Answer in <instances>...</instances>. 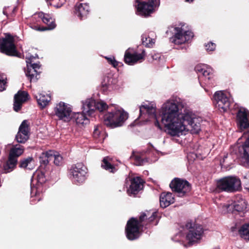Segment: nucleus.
I'll list each match as a JSON object with an SVG mask.
<instances>
[{
	"label": "nucleus",
	"mask_w": 249,
	"mask_h": 249,
	"mask_svg": "<svg viewBox=\"0 0 249 249\" xmlns=\"http://www.w3.org/2000/svg\"><path fill=\"white\" fill-rule=\"evenodd\" d=\"M140 117L144 121L153 120L156 126L160 129L159 118L161 123L172 136L179 137L190 131L192 134H197L200 131L201 118L191 111L184 109V104L178 97H172L167 100L157 114V106L153 102H144L140 106Z\"/></svg>",
	"instance_id": "f257e3e1"
},
{
	"label": "nucleus",
	"mask_w": 249,
	"mask_h": 249,
	"mask_svg": "<svg viewBox=\"0 0 249 249\" xmlns=\"http://www.w3.org/2000/svg\"><path fill=\"white\" fill-rule=\"evenodd\" d=\"M147 217V215L143 213L140 216L139 220L132 217L127 221L125 227V232L128 239L133 240L140 236V229L141 227L144 226L143 222L145 220H147L148 223L153 225L158 224L159 218L157 212H153L148 219Z\"/></svg>",
	"instance_id": "f03ea898"
},
{
	"label": "nucleus",
	"mask_w": 249,
	"mask_h": 249,
	"mask_svg": "<svg viewBox=\"0 0 249 249\" xmlns=\"http://www.w3.org/2000/svg\"><path fill=\"white\" fill-rule=\"evenodd\" d=\"M109 111L105 115L104 124L110 128L121 126L128 119V114L123 109L114 107L113 109L108 108Z\"/></svg>",
	"instance_id": "7ed1b4c3"
},
{
	"label": "nucleus",
	"mask_w": 249,
	"mask_h": 249,
	"mask_svg": "<svg viewBox=\"0 0 249 249\" xmlns=\"http://www.w3.org/2000/svg\"><path fill=\"white\" fill-rule=\"evenodd\" d=\"M174 35L170 38V41L175 44L180 45L190 41L193 37V33L187 29L184 23L176 25L174 28Z\"/></svg>",
	"instance_id": "20e7f679"
},
{
	"label": "nucleus",
	"mask_w": 249,
	"mask_h": 249,
	"mask_svg": "<svg viewBox=\"0 0 249 249\" xmlns=\"http://www.w3.org/2000/svg\"><path fill=\"white\" fill-rule=\"evenodd\" d=\"M217 188L219 190L228 193L238 191L241 188L240 179L236 177L229 176L219 179L217 182Z\"/></svg>",
	"instance_id": "39448f33"
},
{
	"label": "nucleus",
	"mask_w": 249,
	"mask_h": 249,
	"mask_svg": "<svg viewBox=\"0 0 249 249\" xmlns=\"http://www.w3.org/2000/svg\"><path fill=\"white\" fill-rule=\"evenodd\" d=\"M88 169L82 163H77L71 167L69 171V178L75 184L80 185L86 180Z\"/></svg>",
	"instance_id": "423d86ee"
},
{
	"label": "nucleus",
	"mask_w": 249,
	"mask_h": 249,
	"mask_svg": "<svg viewBox=\"0 0 249 249\" xmlns=\"http://www.w3.org/2000/svg\"><path fill=\"white\" fill-rule=\"evenodd\" d=\"M81 103L83 112L89 116L91 115L96 110L102 112L108 108L104 101H96L93 98H87L82 101Z\"/></svg>",
	"instance_id": "0eeeda50"
},
{
	"label": "nucleus",
	"mask_w": 249,
	"mask_h": 249,
	"mask_svg": "<svg viewBox=\"0 0 249 249\" xmlns=\"http://www.w3.org/2000/svg\"><path fill=\"white\" fill-rule=\"evenodd\" d=\"M215 107L222 112L227 111L230 109L232 103V99L229 92L217 91L213 95Z\"/></svg>",
	"instance_id": "6e6552de"
},
{
	"label": "nucleus",
	"mask_w": 249,
	"mask_h": 249,
	"mask_svg": "<svg viewBox=\"0 0 249 249\" xmlns=\"http://www.w3.org/2000/svg\"><path fill=\"white\" fill-rule=\"evenodd\" d=\"M185 228L188 230L185 238L189 244L197 243L200 240L203 233V229L201 225L188 222Z\"/></svg>",
	"instance_id": "1a4fd4ad"
},
{
	"label": "nucleus",
	"mask_w": 249,
	"mask_h": 249,
	"mask_svg": "<svg viewBox=\"0 0 249 249\" xmlns=\"http://www.w3.org/2000/svg\"><path fill=\"white\" fill-rule=\"evenodd\" d=\"M54 115L58 119L63 122H68L72 118V109L69 104L63 102L56 104L53 109Z\"/></svg>",
	"instance_id": "9d476101"
},
{
	"label": "nucleus",
	"mask_w": 249,
	"mask_h": 249,
	"mask_svg": "<svg viewBox=\"0 0 249 249\" xmlns=\"http://www.w3.org/2000/svg\"><path fill=\"white\" fill-rule=\"evenodd\" d=\"M46 178L44 172L41 170H37L33 174L31 180V194L32 196H36L42 192V185L45 182Z\"/></svg>",
	"instance_id": "9b49d317"
},
{
	"label": "nucleus",
	"mask_w": 249,
	"mask_h": 249,
	"mask_svg": "<svg viewBox=\"0 0 249 249\" xmlns=\"http://www.w3.org/2000/svg\"><path fill=\"white\" fill-rule=\"evenodd\" d=\"M135 6L137 8V14L147 16L152 13L157 6V0H149L147 2L141 0H135Z\"/></svg>",
	"instance_id": "f8f14e48"
},
{
	"label": "nucleus",
	"mask_w": 249,
	"mask_h": 249,
	"mask_svg": "<svg viewBox=\"0 0 249 249\" xmlns=\"http://www.w3.org/2000/svg\"><path fill=\"white\" fill-rule=\"evenodd\" d=\"M170 187L172 191L177 193L180 197L184 196L191 190L189 183L187 180L179 178H174L171 182Z\"/></svg>",
	"instance_id": "ddd939ff"
},
{
	"label": "nucleus",
	"mask_w": 249,
	"mask_h": 249,
	"mask_svg": "<svg viewBox=\"0 0 249 249\" xmlns=\"http://www.w3.org/2000/svg\"><path fill=\"white\" fill-rule=\"evenodd\" d=\"M0 50L2 53L9 55L16 54L14 39L10 35H6L4 38L0 39Z\"/></svg>",
	"instance_id": "4468645a"
},
{
	"label": "nucleus",
	"mask_w": 249,
	"mask_h": 249,
	"mask_svg": "<svg viewBox=\"0 0 249 249\" xmlns=\"http://www.w3.org/2000/svg\"><path fill=\"white\" fill-rule=\"evenodd\" d=\"M145 56L144 50H142L141 53H138L129 48L125 52L124 61L129 65H134L138 62H142L144 60Z\"/></svg>",
	"instance_id": "2eb2a0df"
},
{
	"label": "nucleus",
	"mask_w": 249,
	"mask_h": 249,
	"mask_svg": "<svg viewBox=\"0 0 249 249\" xmlns=\"http://www.w3.org/2000/svg\"><path fill=\"white\" fill-rule=\"evenodd\" d=\"M247 204L245 200L240 199L231 204H221L222 212L226 213L234 212H244L247 209Z\"/></svg>",
	"instance_id": "dca6fc26"
},
{
	"label": "nucleus",
	"mask_w": 249,
	"mask_h": 249,
	"mask_svg": "<svg viewBox=\"0 0 249 249\" xmlns=\"http://www.w3.org/2000/svg\"><path fill=\"white\" fill-rule=\"evenodd\" d=\"M236 123L241 130L249 127V111L248 109L244 107L238 109L236 114Z\"/></svg>",
	"instance_id": "f3484780"
},
{
	"label": "nucleus",
	"mask_w": 249,
	"mask_h": 249,
	"mask_svg": "<svg viewBox=\"0 0 249 249\" xmlns=\"http://www.w3.org/2000/svg\"><path fill=\"white\" fill-rule=\"evenodd\" d=\"M29 129L27 121L24 120L20 124L18 131L16 135V139L19 143H25L29 137Z\"/></svg>",
	"instance_id": "a211bd4d"
},
{
	"label": "nucleus",
	"mask_w": 249,
	"mask_h": 249,
	"mask_svg": "<svg viewBox=\"0 0 249 249\" xmlns=\"http://www.w3.org/2000/svg\"><path fill=\"white\" fill-rule=\"evenodd\" d=\"M29 95L26 91L19 90L14 96V109L15 111H18L22 104L25 102L28 98Z\"/></svg>",
	"instance_id": "6ab92c4d"
},
{
	"label": "nucleus",
	"mask_w": 249,
	"mask_h": 249,
	"mask_svg": "<svg viewBox=\"0 0 249 249\" xmlns=\"http://www.w3.org/2000/svg\"><path fill=\"white\" fill-rule=\"evenodd\" d=\"M143 180L139 177L131 179V184L127 192L129 195L136 194L143 188Z\"/></svg>",
	"instance_id": "aec40b11"
},
{
	"label": "nucleus",
	"mask_w": 249,
	"mask_h": 249,
	"mask_svg": "<svg viewBox=\"0 0 249 249\" xmlns=\"http://www.w3.org/2000/svg\"><path fill=\"white\" fill-rule=\"evenodd\" d=\"M195 70L199 75V76L201 75L204 76L205 80L210 79L213 70L207 65L198 64L195 67Z\"/></svg>",
	"instance_id": "412c9836"
},
{
	"label": "nucleus",
	"mask_w": 249,
	"mask_h": 249,
	"mask_svg": "<svg viewBox=\"0 0 249 249\" xmlns=\"http://www.w3.org/2000/svg\"><path fill=\"white\" fill-rule=\"evenodd\" d=\"M89 11V6L87 3H77L75 6V14L81 19L85 18Z\"/></svg>",
	"instance_id": "4be33fe9"
},
{
	"label": "nucleus",
	"mask_w": 249,
	"mask_h": 249,
	"mask_svg": "<svg viewBox=\"0 0 249 249\" xmlns=\"http://www.w3.org/2000/svg\"><path fill=\"white\" fill-rule=\"evenodd\" d=\"M175 202L173 195L170 192H163L161 194L160 198V205L165 208Z\"/></svg>",
	"instance_id": "5701e85b"
},
{
	"label": "nucleus",
	"mask_w": 249,
	"mask_h": 249,
	"mask_svg": "<svg viewBox=\"0 0 249 249\" xmlns=\"http://www.w3.org/2000/svg\"><path fill=\"white\" fill-rule=\"evenodd\" d=\"M103 87L107 89L111 88L112 89H117L119 87L120 85L118 84V80L113 77L111 75L106 76L102 82Z\"/></svg>",
	"instance_id": "b1692460"
},
{
	"label": "nucleus",
	"mask_w": 249,
	"mask_h": 249,
	"mask_svg": "<svg viewBox=\"0 0 249 249\" xmlns=\"http://www.w3.org/2000/svg\"><path fill=\"white\" fill-rule=\"evenodd\" d=\"M38 17L44 23L47 25L48 26L45 28L47 30H52L55 27L56 25L54 19L51 15L43 12H40L38 13Z\"/></svg>",
	"instance_id": "393cba45"
},
{
	"label": "nucleus",
	"mask_w": 249,
	"mask_h": 249,
	"mask_svg": "<svg viewBox=\"0 0 249 249\" xmlns=\"http://www.w3.org/2000/svg\"><path fill=\"white\" fill-rule=\"evenodd\" d=\"M38 104L41 108L45 107L51 100V97L50 94H44L42 93H38L35 94Z\"/></svg>",
	"instance_id": "a878e982"
},
{
	"label": "nucleus",
	"mask_w": 249,
	"mask_h": 249,
	"mask_svg": "<svg viewBox=\"0 0 249 249\" xmlns=\"http://www.w3.org/2000/svg\"><path fill=\"white\" fill-rule=\"evenodd\" d=\"M18 159H13L8 156V160L3 165L4 173H9L13 171L16 167Z\"/></svg>",
	"instance_id": "bb28decb"
},
{
	"label": "nucleus",
	"mask_w": 249,
	"mask_h": 249,
	"mask_svg": "<svg viewBox=\"0 0 249 249\" xmlns=\"http://www.w3.org/2000/svg\"><path fill=\"white\" fill-rule=\"evenodd\" d=\"M24 147L22 145L17 144L13 145L10 149L9 156L18 159V158L21 156L24 152Z\"/></svg>",
	"instance_id": "cd10ccee"
},
{
	"label": "nucleus",
	"mask_w": 249,
	"mask_h": 249,
	"mask_svg": "<svg viewBox=\"0 0 249 249\" xmlns=\"http://www.w3.org/2000/svg\"><path fill=\"white\" fill-rule=\"evenodd\" d=\"M87 114L82 112H73L72 118L75 123L79 125H83L87 124L89 122V120L86 116Z\"/></svg>",
	"instance_id": "c85d7f7f"
},
{
	"label": "nucleus",
	"mask_w": 249,
	"mask_h": 249,
	"mask_svg": "<svg viewBox=\"0 0 249 249\" xmlns=\"http://www.w3.org/2000/svg\"><path fill=\"white\" fill-rule=\"evenodd\" d=\"M35 161L32 157H29L20 160L19 167L27 170H32L35 167Z\"/></svg>",
	"instance_id": "c756f323"
},
{
	"label": "nucleus",
	"mask_w": 249,
	"mask_h": 249,
	"mask_svg": "<svg viewBox=\"0 0 249 249\" xmlns=\"http://www.w3.org/2000/svg\"><path fill=\"white\" fill-rule=\"evenodd\" d=\"M25 72L26 75L30 78L31 82H35L37 80L39 76L38 71L33 67H30L29 64H27V70Z\"/></svg>",
	"instance_id": "7c9ffc66"
},
{
	"label": "nucleus",
	"mask_w": 249,
	"mask_h": 249,
	"mask_svg": "<svg viewBox=\"0 0 249 249\" xmlns=\"http://www.w3.org/2000/svg\"><path fill=\"white\" fill-rule=\"evenodd\" d=\"M101 166L104 169L111 173H114L116 171L115 167L112 164V159L108 157L103 159Z\"/></svg>",
	"instance_id": "2f4dec72"
},
{
	"label": "nucleus",
	"mask_w": 249,
	"mask_h": 249,
	"mask_svg": "<svg viewBox=\"0 0 249 249\" xmlns=\"http://www.w3.org/2000/svg\"><path fill=\"white\" fill-rule=\"evenodd\" d=\"M53 151H49L42 152L39 156V161L41 164H47L49 161L53 160Z\"/></svg>",
	"instance_id": "473e14b6"
},
{
	"label": "nucleus",
	"mask_w": 249,
	"mask_h": 249,
	"mask_svg": "<svg viewBox=\"0 0 249 249\" xmlns=\"http://www.w3.org/2000/svg\"><path fill=\"white\" fill-rule=\"evenodd\" d=\"M131 159L134 161V164L137 166L143 165L147 160L142 158L140 153L133 152Z\"/></svg>",
	"instance_id": "72a5a7b5"
},
{
	"label": "nucleus",
	"mask_w": 249,
	"mask_h": 249,
	"mask_svg": "<svg viewBox=\"0 0 249 249\" xmlns=\"http://www.w3.org/2000/svg\"><path fill=\"white\" fill-rule=\"evenodd\" d=\"M248 137L242 145L243 149V158L249 165V130L248 132Z\"/></svg>",
	"instance_id": "f704fd0d"
},
{
	"label": "nucleus",
	"mask_w": 249,
	"mask_h": 249,
	"mask_svg": "<svg viewBox=\"0 0 249 249\" xmlns=\"http://www.w3.org/2000/svg\"><path fill=\"white\" fill-rule=\"evenodd\" d=\"M239 232L242 238L249 241V223L242 225Z\"/></svg>",
	"instance_id": "c9c22d12"
},
{
	"label": "nucleus",
	"mask_w": 249,
	"mask_h": 249,
	"mask_svg": "<svg viewBox=\"0 0 249 249\" xmlns=\"http://www.w3.org/2000/svg\"><path fill=\"white\" fill-rule=\"evenodd\" d=\"M104 132H103L102 127L100 125H97L95 127L93 136L95 139H99L100 140H103L104 139Z\"/></svg>",
	"instance_id": "e433bc0d"
},
{
	"label": "nucleus",
	"mask_w": 249,
	"mask_h": 249,
	"mask_svg": "<svg viewBox=\"0 0 249 249\" xmlns=\"http://www.w3.org/2000/svg\"><path fill=\"white\" fill-rule=\"evenodd\" d=\"M142 41L143 45L149 48L152 47L155 43V40L147 36L146 35H142Z\"/></svg>",
	"instance_id": "4c0bfd02"
},
{
	"label": "nucleus",
	"mask_w": 249,
	"mask_h": 249,
	"mask_svg": "<svg viewBox=\"0 0 249 249\" xmlns=\"http://www.w3.org/2000/svg\"><path fill=\"white\" fill-rule=\"evenodd\" d=\"M54 163L57 166H60L63 163V157L56 152L53 151V159Z\"/></svg>",
	"instance_id": "58836bf2"
},
{
	"label": "nucleus",
	"mask_w": 249,
	"mask_h": 249,
	"mask_svg": "<svg viewBox=\"0 0 249 249\" xmlns=\"http://www.w3.org/2000/svg\"><path fill=\"white\" fill-rule=\"evenodd\" d=\"M107 60V62L114 68H116L118 66L119 62L115 59L113 55L106 56L104 57Z\"/></svg>",
	"instance_id": "ea45409f"
},
{
	"label": "nucleus",
	"mask_w": 249,
	"mask_h": 249,
	"mask_svg": "<svg viewBox=\"0 0 249 249\" xmlns=\"http://www.w3.org/2000/svg\"><path fill=\"white\" fill-rule=\"evenodd\" d=\"M7 78L4 74H0V91L6 89Z\"/></svg>",
	"instance_id": "a19ab883"
},
{
	"label": "nucleus",
	"mask_w": 249,
	"mask_h": 249,
	"mask_svg": "<svg viewBox=\"0 0 249 249\" xmlns=\"http://www.w3.org/2000/svg\"><path fill=\"white\" fill-rule=\"evenodd\" d=\"M184 233L181 230H180L178 233L173 238V240L175 242H181L182 241L184 238Z\"/></svg>",
	"instance_id": "79ce46f5"
},
{
	"label": "nucleus",
	"mask_w": 249,
	"mask_h": 249,
	"mask_svg": "<svg viewBox=\"0 0 249 249\" xmlns=\"http://www.w3.org/2000/svg\"><path fill=\"white\" fill-rule=\"evenodd\" d=\"M205 49L207 52H212L214 50H215V47H216V45L212 42H210L206 44L205 45Z\"/></svg>",
	"instance_id": "37998d69"
},
{
	"label": "nucleus",
	"mask_w": 249,
	"mask_h": 249,
	"mask_svg": "<svg viewBox=\"0 0 249 249\" xmlns=\"http://www.w3.org/2000/svg\"><path fill=\"white\" fill-rule=\"evenodd\" d=\"M153 60L159 61L161 58V54L159 53H151L149 55Z\"/></svg>",
	"instance_id": "c03bdc74"
},
{
	"label": "nucleus",
	"mask_w": 249,
	"mask_h": 249,
	"mask_svg": "<svg viewBox=\"0 0 249 249\" xmlns=\"http://www.w3.org/2000/svg\"><path fill=\"white\" fill-rule=\"evenodd\" d=\"M245 188L249 191V172L245 176Z\"/></svg>",
	"instance_id": "a18cd8bd"
},
{
	"label": "nucleus",
	"mask_w": 249,
	"mask_h": 249,
	"mask_svg": "<svg viewBox=\"0 0 249 249\" xmlns=\"http://www.w3.org/2000/svg\"><path fill=\"white\" fill-rule=\"evenodd\" d=\"M35 58V57H34L33 55H31L30 57H26V62L27 63V64L29 65V64H31L32 60Z\"/></svg>",
	"instance_id": "49530a36"
},
{
	"label": "nucleus",
	"mask_w": 249,
	"mask_h": 249,
	"mask_svg": "<svg viewBox=\"0 0 249 249\" xmlns=\"http://www.w3.org/2000/svg\"><path fill=\"white\" fill-rule=\"evenodd\" d=\"M30 67H33L35 69H36L37 71L40 68V66L38 63H34L33 64H29Z\"/></svg>",
	"instance_id": "de8ad7c7"
},
{
	"label": "nucleus",
	"mask_w": 249,
	"mask_h": 249,
	"mask_svg": "<svg viewBox=\"0 0 249 249\" xmlns=\"http://www.w3.org/2000/svg\"><path fill=\"white\" fill-rule=\"evenodd\" d=\"M33 29L36 30H37V31H45V30H47L46 28H40V27H37L36 26H35L34 27H33Z\"/></svg>",
	"instance_id": "09e8293b"
},
{
	"label": "nucleus",
	"mask_w": 249,
	"mask_h": 249,
	"mask_svg": "<svg viewBox=\"0 0 249 249\" xmlns=\"http://www.w3.org/2000/svg\"><path fill=\"white\" fill-rule=\"evenodd\" d=\"M3 14L5 15H7V13L6 12V10L5 9H4L3 11Z\"/></svg>",
	"instance_id": "8fccbe9b"
},
{
	"label": "nucleus",
	"mask_w": 249,
	"mask_h": 249,
	"mask_svg": "<svg viewBox=\"0 0 249 249\" xmlns=\"http://www.w3.org/2000/svg\"><path fill=\"white\" fill-rule=\"evenodd\" d=\"M54 7H57V8H59V7H60L61 6V5H58V4H57V5H54Z\"/></svg>",
	"instance_id": "3c124183"
},
{
	"label": "nucleus",
	"mask_w": 249,
	"mask_h": 249,
	"mask_svg": "<svg viewBox=\"0 0 249 249\" xmlns=\"http://www.w3.org/2000/svg\"><path fill=\"white\" fill-rule=\"evenodd\" d=\"M185 1L187 2H192L193 1V0H185Z\"/></svg>",
	"instance_id": "603ef678"
},
{
	"label": "nucleus",
	"mask_w": 249,
	"mask_h": 249,
	"mask_svg": "<svg viewBox=\"0 0 249 249\" xmlns=\"http://www.w3.org/2000/svg\"><path fill=\"white\" fill-rule=\"evenodd\" d=\"M205 89V91H206V92H207V90L206 89Z\"/></svg>",
	"instance_id": "864d4df0"
}]
</instances>
